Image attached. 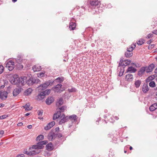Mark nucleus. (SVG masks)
<instances>
[{
	"instance_id": "obj_49",
	"label": "nucleus",
	"mask_w": 157,
	"mask_h": 157,
	"mask_svg": "<svg viewBox=\"0 0 157 157\" xmlns=\"http://www.w3.org/2000/svg\"><path fill=\"white\" fill-rule=\"evenodd\" d=\"M155 45L154 44H152L149 45V46L148 47V49H152L154 47Z\"/></svg>"
},
{
	"instance_id": "obj_62",
	"label": "nucleus",
	"mask_w": 157,
	"mask_h": 157,
	"mask_svg": "<svg viewBox=\"0 0 157 157\" xmlns=\"http://www.w3.org/2000/svg\"><path fill=\"white\" fill-rule=\"evenodd\" d=\"M114 119L116 120H117L119 119V118L117 116H114Z\"/></svg>"
},
{
	"instance_id": "obj_8",
	"label": "nucleus",
	"mask_w": 157,
	"mask_h": 157,
	"mask_svg": "<svg viewBox=\"0 0 157 157\" xmlns=\"http://www.w3.org/2000/svg\"><path fill=\"white\" fill-rule=\"evenodd\" d=\"M62 86V85L61 84H58L54 87H52V90L56 92L61 93L62 91V90L61 89Z\"/></svg>"
},
{
	"instance_id": "obj_12",
	"label": "nucleus",
	"mask_w": 157,
	"mask_h": 157,
	"mask_svg": "<svg viewBox=\"0 0 157 157\" xmlns=\"http://www.w3.org/2000/svg\"><path fill=\"white\" fill-rule=\"evenodd\" d=\"M55 124V122L54 121H52L48 123L47 126L44 127V129L46 130H48L50 129Z\"/></svg>"
},
{
	"instance_id": "obj_2",
	"label": "nucleus",
	"mask_w": 157,
	"mask_h": 157,
	"mask_svg": "<svg viewBox=\"0 0 157 157\" xmlns=\"http://www.w3.org/2000/svg\"><path fill=\"white\" fill-rule=\"evenodd\" d=\"M8 78H9L10 82L12 84L15 85L17 83L18 77L17 75L10 74L8 76Z\"/></svg>"
},
{
	"instance_id": "obj_57",
	"label": "nucleus",
	"mask_w": 157,
	"mask_h": 157,
	"mask_svg": "<svg viewBox=\"0 0 157 157\" xmlns=\"http://www.w3.org/2000/svg\"><path fill=\"white\" fill-rule=\"evenodd\" d=\"M55 129L56 132H58L59 130V127H56Z\"/></svg>"
},
{
	"instance_id": "obj_21",
	"label": "nucleus",
	"mask_w": 157,
	"mask_h": 157,
	"mask_svg": "<svg viewBox=\"0 0 157 157\" xmlns=\"http://www.w3.org/2000/svg\"><path fill=\"white\" fill-rule=\"evenodd\" d=\"M21 91V88H16L13 91V95L14 96H17Z\"/></svg>"
},
{
	"instance_id": "obj_16",
	"label": "nucleus",
	"mask_w": 157,
	"mask_h": 157,
	"mask_svg": "<svg viewBox=\"0 0 157 157\" xmlns=\"http://www.w3.org/2000/svg\"><path fill=\"white\" fill-rule=\"evenodd\" d=\"M30 103L29 102H28L25 105L23 106L22 107L25 109V111H28L31 110L33 108V107L30 106Z\"/></svg>"
},
{
	"instance_id": "obj_13",
	"label": "nucleus",
	"mask_w": 157,
	"mask_h": 157,
	"mask_svg": "<svg viewBox=\"0 0 157 157\" xmlns=\"http://www.w3.org/2000/svg\"><path fill=\"white\" fill-rule=\"evenodd\" d=\"M61 113L60 111H58L56 113L54 114L53 117V120H55L56 119H59L61 116Z\"/></svg>"
},
{
	"instance_id": "obj_30",
	"label": "nucleus",
	"mask_w": 157,
	"mask_h": 157,
	"mask_svg": "<svg viewBox=\"0 0 157 157\" xmlns=\"http://www.w3.org/2000/svg\"><path fill=\"white\" fill-rule=\"evenodd\" d=\"M32 69L34 72H36L40 71L41 70V68L40 66L39 67L38 66L34 65Z\"/></svg>"
},
{
	"instance_id": "obj_38",
	"label": "nucleus",
	"mask_w": 157,
	"mask_h": 157,
	"mask_svg": "<svg viewBox=\"0 0 157 157\" xmlns=\"http://www.w3.org/2000/svg\"><path fill=\"white\" fill-rule=\"evenodd\" d=\"M7 65L10 66H14V63L12 61H9L6 64V65Z\"/></svg>"
},
{
	"instance_id": "obj_41",
	"label": "nucleus",
	"mask_w": 157,
	"mask_h": 157,
	"mask_svg": "<svg viewBox=\"0 0 157 157\" xmlns=\"http://www.w3.org/2000/svg\"><path fill=\"white\" fill-rule=\"evenodd\" d=\"M6 67L8 68L10 71H11L14 69V66H10L7 65H6Z\"/></svg>"
},
{
	"instance_id": "obj_58",
	"label": "nucleus",
	"mask_w": 157,
	"mask_h": 157,
	"mask_svg": "<svg viewBox=\"0 0 157 157\" xmlns=\"http://www.w3.org/2000/svg\"><path fill=\"white\" fill-rule=\"evenodd\" d=\"M152 41V39H151V40H149L147 41V44H150L151 43Z\"/></svg>"
},
{
	"instance_id": "obj_60",
	"label": "nucleus",
	"mask_w": 157,
	"mask_h": 157,
	"mask_svg": "<svg viewBox=\"0 0 157 157\" xmlns=\"http://www.w3.org/2000/svg\"><path fill=\"white\" fill-rule=\"evenodd\" d=\"M5 105L4 104L1 103L0 104V108L3 107Z\"/></svg>"
},
{
	"instance_id": "obj_46",
	"label": "nucleus",
	"mask_w": 157,
	"mask_h": 157,
	"mask_svg": "<svg viewBox=\"0 0 157 157\" xmlns=\"http://www.w3.org/2000/svg\"><path fill=\"white\" fill-rule=\"evenodd\" d=\"M44 73L43 72H40L38 74V76L39 77H43L44 76Z\"/></svg>"
},
{
	"instance_id": "obj_43",
	"label": "nucleus",
	"mask_w": 157,
	"mask_h": 157,
	"mask_svg": "<svg viewBox=\"0 0 157 157\" xmlns=\"http://www.w3.org/2000/svg\"><path fill=\"white\" fill-rule=\"evenodd\" d=\"M38 115L39 116H42L43 113V110H38L37 111Z\"/></svg>"
},
{
	"instance_id": "obj_17",
	"label": "nucleus",
	"mask_w": 157,
	"mask_h": 157,
	"mask_svg": "<svg viewBox=\"0 0 157 157\" xmlns=\"http://www.w3.org/2000/svg\"><path fill=\"white\" fill-rule=\"evenodd\" d=\"M48 86L46 82H45L40 85L37 87V88L38 89V90L40 89L41 90H44Z\"/></svg>"
},
{
	"instance_id": "obj_15",
	"label": "nucleus",
	"mask_w": 157,
	"mask_h": 157,
	"mask_svg": "<svg viewBox=\"0 0 157 157\" xmlns=\"http://www.w3.org/2000/svg\"><path fill=\"white\" fill-rule=\"evenodd\" d=\"M64 103L63 99H58L56 102V106L58 108Z\"/></svg>"
},
{
	"instance_id": "obj_5",
	"label": "nucleus",
	"mask_w": 157,
	"mask_h": 157,
	"mask_svg": "<svg viewBox=\"0 0 157 157\" xmlns=\"http://www.w3.org/2000/svg\"><path fill=\"white\" fill-rule=\"evenodd\" d=\"M131 62V61L130 60H128V59H127L123 60V59L121 58L120 60V63L119 64L118 67L122 66H124H124H126L129 65Z\"/></svg>"
},
{
	"instance_id": "obj_32",
	"label": "nucleus",
	"mask_w": 157,
	"mask_h": 157,
	"mask_svg": "<svg viewBox=\"0 0 157 157\" xmlns=\"http://www.w3.org/2000/svg\"><path fill=\"white\" fill-rule=\"evenodd\" d=\"M54 101V99H46V103L48 105H50Z\"/></svg>"
},
{
	"instance_id": "obj_22",
	"label": "nucleus",
	"mask_w": 157,
	"mask_h": 157,
	"mask_svg": "<svg viewBox=\"0 0 157 157\" xmlns=\"http://www.w3.org/2000/svg\"><path fill=\"white\" fill-rule=\"evenodd\" d=\"M76 24L75 22H72L69 24V28L71 30H74L76 28Z\"/></svg>"
},
{
	"instance_id": "obj_55",
	"label": "nucleus",
	"mask_w": 157,
	"mask_h": 157,
	"mask_svg": "<svg viewBox=\"0 0 157 157\" xmlns=\"http://www.w3.org/2000/svg\"><path fill=\"white\" fill-rule=\"evenodd\" d=\"M91 29V28L90 27H88V28H87L85 29V31L87 32L88 31V30H90Z\"/></svg>"
},
{
	"instance_id": "obj_64",
	"label": "nucleus",
	"mask_w": 157,
	"mask_h": 157,
	"mask_svg": "<svg viewBox=\"0 0 157 157\" xmlns=\"http://www.w3.org/2000/svg\"><path fill=\"white\" fill-rule=\"evenodd\" d=\"M110 119H111L112 120H113V119H114V116H112V117H111Z\"/></svg>"
},
{
	"instance_id": "obj_48",
	"label": "nucleus",
	"mask_w": 157,
	"mask_h": 157,
	"mask_svg": "<svg viewBox=\"0 0 157 157\" xmlns=\"http://www.w3.org/2000/svg\"><path fill=\"white\" fill-rule=\"evenodd\" d=\"M131 64L132 65L136 67H139V64H137V63L136 64V63H131Z\"/></svg>"
},
{
	"instance_id": "obj_4",
	"label": "nucleus",
	"mask_w": 157,
	"mask_h": 157,
	"mask_svg": "<svg viewBox=\"0 0 157 157\" xmlns=\"http://www.w3.org/2000/svg\"><path fill=\"white\" fill-rule=\"evenodd\" d=\"M51 92L50 89H47L40 92L37 96V98H44L46 96L48 95Z\"/></svg>"
},
{
	"instance_id": "obj_37",
	"label": "nucleus",
	"mask_w": 157,
	"mask_h": 157,
	"mask_svg": "<svg viewBox=\"0 0 157 157\" xmlns=\"http://www.w3.org/2000/svg\"><path fill=\"white\" fill-rule=\"evenodd\" d=\"M22 58L20 57H18L16 59L17 62L18 64H20L22 62Z\"/></svg>"
},
{
	"instance_id": "obj_36",
	"label": "nucleus",
	"mask_w": 157,
	"mask_h": 157,
	"mask_svg": "<svg viewBox=\"0 0 157 157\" xmlns=\"http://www.w3.org/2000/svg\"><path fill=\"white\" fill-rule=\"evenodd\" d=\"M67 107L66 106H62L60 108H59V109L60 110V112H63L66 109Z\"/></svg>"
},
{
	"instance_id": "obj_9",
	"label": "nucleus",
	"mask_w": 157,
	"mask_h": 157,
	"mask_svg": "<svg viewBox=\"0 0 157 157\" xmlns=\"http://www.w3.org/2000/svg\"><path fill=\"white\" fill-rule=\"evenodd\" d=\"M90 3L92 6L93 7L97 6V9H98V6L100 4V2L98 0H91Z\"/></svg>"
},
{
	"instance_id": "obj_31",
	"label": "nucleus",
	"mask_w": 157,
	"mask_h": 157,
	"mask_svg": "<svg viewBox=\"0 0 157 157\" xmlns=\"http://www.w3.org/2000/svg\"><path fill=\"white\" fill-rule=\"evenodd\" d=\"M68 119H70L71 120L76 121L77 119V116L75 115H72L68 117Z\"/></svg>"
},
{
	"instance_id": "obj_39",
	"label": "nucleus",
	"mask_w": 157,
	"mask_h": 157,
	"mask_svg": "<svg viewBox=\"0 0 157 157\" xmlns=\"http://www.w3.org/2000/svg\"><path fill=\"white\" fill-rule=\"evenodd\" d=\"M149 85L150 86L152 87H154L155 86V83L154 81H151L149 83Z\"/></svg>"
},
{
	"instance_id": "obj_10",
	"label": "nucleus",
	"mask_w": 157,
	"mask_h": 157,
	"mask_svg": "<svg viewBox=\"0 0 157 157\" xmlns=\"http://www.w3.org/2000/svg\"><path fill=\"white\" fill-rule=\"evenodd\" d=\"M147 67H143L138 71L137 75L140 77L142 76L144 73L147 68Z\"/></svg>"
},
{
	"instance_id": "obj_53",
	"label": "nucleus",
	"mask_w": 157,
	"mask_h": 157,
	"mask_svg": "<svg viewBox=\"0 0 157 157\" xmlns=\"http://www.w3.org/2000/svg\"><path fill=\"white\" fill-rule=\"evenodd\" d=\"M57 136L59 138H60L63 136L62 134L61 133L57 134Z\"/></svg>"
},
{
	"instance_id": "obj_42",
	"label": "nucleus",
	"mask_w": 157,
	"mask_h": 157,
	"mask_svg": "<svg viewBox=\"0 0 157 157\" xmlns=\"http://www.w3.org/2000/svg\"><path fill=\"white\" fill-rule=\"evenodd\" d=\"M153 79V78L151 76H150L146 79V81L147 82H150Z\"/></svg>"
},
{
	"instance_id": "obj_26",
	"label": "nucleus",
	"mask_w": 157,
	"mask_h": 157,
	"mask_svg": "<svg viewBox=\"0 0 157 157\" xmlns=\"http://www.w3.org/2000/svg\"><path fill=\"white\" fill-rule=\"evenodd\" d=\"M33 89L31 88H29L25 90L24 92V94L25 95L28 96L30 94L32 91Z\"/></svg>"
},
{
	"instance_id": "obj_63",
	"label": "nucleus",
	"mask_w": 157,
	"mask_h": 157,
	"mask_svg": "<svg viewBox=\"0 0 157 157\" xmlns=\"http://www.w3.org/2000/svg\"><path fill=\"white\" fill-rule=\"evenodd\" d=\"M154 72L155 74H157V67L155 69Z\"/></svg>"
},
{
	"instance_id": "obj_34",
	"label": "nucleus",
	"mask_w": 157,
	"mask_h": 157,
	"mask_svg": "<svg viewBox=\"0 0 157 157\" xmlns=\"http://www.w3.org/2000/svg\"><path fill=\"white\" fill-rule=\"evenodd\" d=\"M144 41L145 40L144 39H141L137 42V43L138 45H141L144 43Z\"/></svg>"
},
{
	"instance_id": "obj_1",
	"label": "nucleus",
	"mask_w": 157,
	"mask_h": 157,
	"mask_svg": "<svg viewBox=\"0 0 157 157\" xmlns=\"http://www.w3.org/2000/svg\"><path fill=\"white\" fill-rule=\"evenodd\" d=\"M136 46V43L132 44L130 46L127 48V51L124 54L125 57L129 58L131 57L133 55L132 51Z\"/></svg>"
},
{
	"instance_id": "obj_35",
	"label": "nucleus",
	"mask_w": 157,
	"mask_h": 157,
	"mask_svg": "<svg viewBox=\"0 0 157 157\" xmlns=\"http://www.w3.org/2000/svg\"><path fill=\"white\" fill-rule=\"evenodd\" d=\"M44 139V136L43 135H40L38 136L36 138V140L37 141H40L41 140L43 139Z\"/></svg>"
},
{
	"instance_id": "obj_19",
	"label": "nucleus",
	"mask_w": 157,
	"mask_h": 157,
	"mask_svg": "<svg viewBox=\"0 0 157 157\" xmlns=\"http://www.w3.org/2000/svg\"><path fill=\"white\" fill-rule=\"evenodd\" d=\"M8 93L6 91H0V98H6Z\"/></svg>"
},
{
	"instance_id": "obj_44",
	"label": "nucleus",
	"mask_w": 157,
	"mask_h": 157,
	"mask_svg": "<svg viewBox=\"0 0 157 157\" xmlns=\"http://www.w3.org/2000/svg\"><path fill=\"white\" fill-rule=\"evenodd\" d=\"M8 117V115H3L0 116V119H3L6 118Z\"/></svg>"
},
{
	"instance_id": "obj_59",
	"label": "nucleus",
	"mask_w": 157,
	"mask_h": 157,
	"mask_svg": "<svg viewBox=\"0 0 157 157\" xmlns=\"http://www.w3.org/2000/svg\"><path fill=\"white\" fill-rule=\"evenodd\" d=\"M32 126L31 125H29L27 126V128L29 129H30L32 128Z\"/></svg>"
},
{
	"instance_id": "obj_6",
	"label": "nucleus",
	"mask_w": 157,
	"mask_h": 157,
	"mask_svg": "<svg viewBox=\"0 0 157 157\" xmlns=\"http://www.w3.org/2000/svg\"><path fill=\"white\" fill-rule=\"evenodd\" d=\"M40 81V80L38 79H35L33 78H30L29 79L27 80L26 83L29 86H31L33 85L34 83H37Z\"/></svg>"
},
{
	"instance_id": "obj_56",
	"label": "nucleus",
	"mask_w": 157,
	"mask_h": 157,
	"mask_svg": "<svg viewBox=\"0 0 157 157\" xmlns=\"http://www.w3.org/2000/svg\"><path fill=\"white\" fill-rule=\"evenodd\" d=\"M23 125V123L22 122H20L17 124V125L18 126H21Z\"/></svg>"
},
{
	"instance_id": "obj_18",
	"label": "nucleus",
	"mask_w": 157,
	"mask_h": 157,
	"mask_svg": "<svg viewBox=\"0 0 157 157\" xmlns=\"http://www.w3.org/2000/svg\"><path fill=\"white\" fill-rule=\"evenodd\" d=\"M136 69L135 68L132 66L129 67L127 70L126 72L128 73L129 72L130 73H134L136 71Z\"/></svg>"
},
{
	"instance_id": "obj_28",
	"label": "nucleus",
	"mask_w": 157,
	"mask_h": 157,
	"mask_svg": "<svg viewBox=\"0 0 157 157\" xmlns=\"http://www.w3.org/2000/svg\"><path fill=\"white\" fill-rule=\"evenodd\" d=\"M46 149L49 151H51L53 150V145L52 143H50L46 146Z\"/></svg>"
},
{
	"instance_id": "obj_11",
	"label": "nucleus",
	"mask_w": 157,
	"mask_h": 157,
	"mask_svg": "<svg viewBox=\"0 0 157 157\" xmlns=\"http://www.w3.org/2000/svg\"><path fill=\"white\" fill-rule=\"evenodd\" d=\"M18 82L16 84L19 86H21L25 85V81H24V78H18L17 80Z\"/></svg>"
},
{
	"instance_id": "obj_47",
	"label": "nucleus",
	"mask_w": 157,
	"mask_h": 157,
	"mask_svg": "<svg viewBox=\"0 0 157 157\" xmlns=\"http://www.w3.org/2000/svg\"><path fill=\"white\" fill-rule=\"evenodd\" d=\"M24 153L25 154H27V155H33V153H32L31 152H29L27 151H24Z\"/></svg>"
},
{
	"instance_id": "obj_7",
	"label": "nucleus",
	"mask_w": 157,
	"mask_h": 157,
	"mask_svg": "<svg viewBox=\"0 0 157 157\" xmlns=\"http://www.w3.org/2000/svg\"><path fill=\"white\" fill-rule=\"evenodd\" d=\"M59 120H60V121L59 122V124H62L68 121L69 119L68 117L66 116L63 113L61 115Z\"/></svg>"
},
{
	"instance_id": "obj_51",
	"label": "nucleus",
	"mask_w": 157,
	"mask_h": 157,
	"mask_svg": "<svg viewBox=\"0 0 157 157\" xmlns=\"http://www.w3.org/2000/svg\"><path fill=\"white\" fill-rule=\"evenodd\" d=\"M4 133V131L3 130L0 131V137H2Z\"/></svg>"
},
{
	"instance_id": "obj_33",
	"label": "nucleus",
	"mask_w": 157,
	"mask_h": 157,
	"mask_svg": "<svg viewBox=\"0 0 157 157\" xmlns=\"http://www.w3.org/2000/svg\"><path fill=\"white\" fill-rule=\"evenodd\" d=\"M67 90L69 93H73L76 92L77 90L75 88L72 87L71 88H68Z\"/></svg>"
},
{
	"instance_id": "obj_40",
	"label": "nucleus",
	"mask_w": 157,
	"mask_h": 157,
	"mask_svg": "<svg viewBox=\"0 0 157 157\" xmlns=\"http://www.w3.org/2000/svg\"><path fill=\"white\" fill-rule=\"evenodd\" d=\"M46 83H47L48 86H51L54 83H55V81L54 80L52 81L51 80H49L48 81H47L46 82Z\"/></svg>"
},
{
	"instance_id": "obj_25",
	"label": "nucleus",
	"mask_w": 157,
	"mask_h": 157,
	"mask_svg": "<svg viewBox=\"0 0 157 157\" xmlns=\"http://www.w3.org/2000/svg\"><path fill=\"white\" fill-rule=\"evenodd\" d=\"M149 88L147 86V84H144L142 87V91L143 92L146 93L149 90Z\"/></svg>"
},
{
	"instance_id": "obj_61",
	"label": "nucleus",
	"mask_w": 157,
	"mask_h": 157,
	"mask_svg": "<svg viewBox=\"0 0 157 157\" xmlns=\"http://www.w3.org/2000/svg\"><path fill=\"white\" fill-rule=\"evenodd\" d=\"M18 157H24V154H21L18 155Z\"/></svg>"
},
{
	"instance_id": "obj_14",
	"label": "nucleus",
	"mask_w": 157,
	"mask_h": 157,
	"mask_svg": "<svg viewBox=\"0 0 157 157\" xmlns=\"http://www.w3.org/2000/svg\"><path fill=\"white\" fill-rule=\"evenodd\" d=\"M155 67V65L153 63H151L147 67L146 69V72L148 73L151 72Z\"/></svg>"
},
{
	"instance_id": "obj_3",
	"label": "nucleus",
	"mask_w": 157,
	"mask_h": 157,
	"mask_svg": "<svg viewBox=\"0 0 157 157\" xmlns=\"http://www.w3.org/2000/svg\"><path fill=\"white\" fill-rule=\"evenodd\" d=\"M48 143L47 140H44L37 143L36 145H33L32 148L35 149H40L43 148L44 147L43 145L46 144Z\"/></svg>"
},
{
	"instance_id": "obj_45",
	"label": "nucleus",
	"mask_w": 157,
	"mask_h": 157,
	"mask_svg": "<svg viewBox=\"0 0 157 157\" xmlns=\"http://www.w3.org/2000/svg\"><path fill=\"white\" fill-rule=\"evenodd\" d=\"M153 36V35L152 34L150 33L146 37V38L147 39H149L152 37Z\"/></svg>"
},
{
	"instance_id": "obj_27",
	"label": "nucleus",
	"mask_w": 157,
	"mask_h": 157,
	"mask_svg": "<svg viewBox=\"0 0 157 157\" xmlns=\"http://www.w3.org/2000/svg\"><path fill=\"white\" fill-rule=\"evenodd\" d=\"M64 77H59L54 80L55 82L60 83L64 80Z\"/></svg>"
},
{
	"instance_id": "obj_20",
	"label": "nucleus",
	"mask_w": 157,
	"mask_h": 157,
	"mask_svg": "<svg viewBox=\"0 0 157 157\" xmlns=\"http://www.w3.org/2000/svg\"><path fill=\"white\" fill-rule=\"evenodd\" d=\"M125 79L128 81H132L133 79V75L131 74H128L125 76Z\"/></svg>"
},
{
	"instance_id": "obj_24",
	"label": "nucleus",
	"mask_w": 157,
	"mask_h": 157,
	"mask_svg": "<svg viewBox=\"0 0 157 157\" xmlns=\"http://www.w3.org/2000/svg\"><path fill=\"white\" fill-rule=\"evenodd\" d=\"M55 135L56 134L54 132H50L49 133L48 135V139L50 140H52L53 138V137H55Z\"/></svg>"
},
{
	"instance_id": "obj_23",
	"label": "nucleus",
	"mask_w": 157,
	"mask_h": 157,
	"mask_svg": "<svg viewBox=\"0 0 157 157\" xmlns=\"http://www.w3.org/2000/svg\"><path fill=\"white\" fill-rule=\"evenodd\" d=\"M157 109V103H154L151 105L149 107V110L151 111H153Z\"/></svg>"
},
{
	"instance_id": "obj_29",
	"label": "nucleus",
	"mask_w": 157,
	"mask_h": 157,
	"mask_svg": "<svg viewBox=\"0 0 157 157\" xmlns=\"http://www.w3.org/2000/svg\"><path fill=\"white\" fill-rule=\"evenodd\" d=\"M141 83V81L140 80H136L135 82L134 85L136 88H138Z\"/></svg>"
},
{
	"instance_id": "obj_52",
	"label": "nucleus",
	"mask_w": 157,
	"mask_h": 157,
	"mask_svg": "<svg viewBox=\"0 0 157 157\" xmlns=\"http://www.w3.org/2000/svg\"><path fill=\"white\" fill-rule=\"evenodd\" d=\"M152 33H153L154 34H155V35H157V29L156 30H153L152 32Z\"/></svg>"
},
{
	"instance_id": "obj_54",
	"label": "nucleus",
	"mask_w": 157,
	"mask_h": 157,
	"mask_svg": "<svg viewBox=\"0 0 157 157\" xmlns=\"http://www.w3.org/2000/svg\"><path fill=\"white\" fill-rule=\"evenodd\" d=\"M124 70H123L121 72H120L119 73V76L120 77L121 76L123 75V73L124 72Z\"/></svg>"
},
{
	"instance_id": "obj_50",
	"label": "nucleus",
	"mask_w": 157,
	"mask_h": 157,
	"mask_svg": "<svg viewBox=\"0 0 157 157\" xmlns=\"http://www.w3.org/2000/svg\"><path fill=\"white\" fill-rule=\"evenodd\" d=\"M3 70V67L2 65H0V74L2 73Z\"/></svg>"
}]
</instances>
